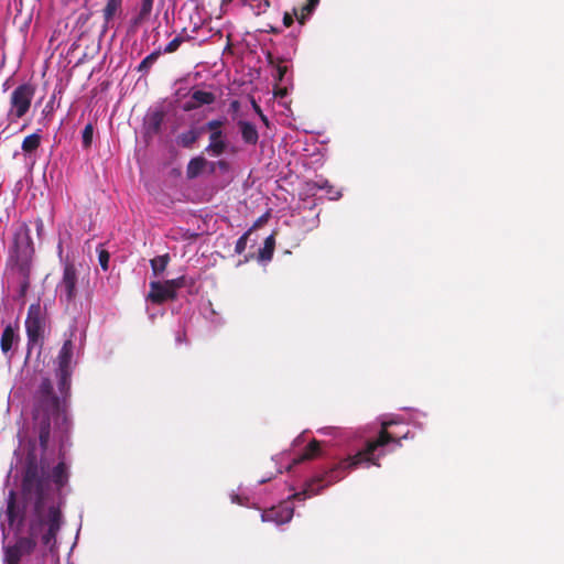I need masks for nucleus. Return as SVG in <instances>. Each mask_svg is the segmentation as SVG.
<instances>
[{
	"mask_svg": "<svg viewBox=\"0 0 564 564\" xmlns=\"http://www.w3.org/2000/svg\"><path fill=\"white\" fill-rule=\"evenodd\" d=\"M7 523L20 534L15 543L4 546V564H19L24 555H30L36 547V538L53 550L57 535L64 523L61 506L51 496L45 466L30 452L21 470V485L18 490H10L4 510Z\"/></svg>",
	"mask_w": 564,
	"mask_h": 564,
	"instance_id": "obj_1",
	"label": "nucleus"
},
{
	"mask_svg": "<svg viewBox=\"0 0 564 564\" xmlns=\"http://www.w3.org/2000/svg\"><path fill=\"white\" fill-rule=\"evenodd\" d=\"M73 336L74 332L65 339L55 359L54 373L57 380V390L50 378L43 377L31 393V431L36 435L43 451L47 448L52 436L58 437L63 442L72 429L68 408L73 375Z\"/></svg>",
	"mask_w": 564,
	"mask_h": 564,
	"instance_id": "obj_2",
	"label": "nucleus"
},
{
	"mask_svg": "<svg viewBox=\"0 0 564 564\" xmlns=\"http://www.w3.org/2000/svg\"><path fill=\"white\" fill-rule=\"evenodd\" d=\"M390 424L391 422H383L381 424V430L378 436L375 440L368 441L364 449L357 452L352 456H348L347 458L341 459L337 465H335L325 474L313 477L305 484V487L302 491L293 495V498L297 500H304L306 498L313 497L319 494L323 488L343 479L347 471L357 468L364 463H371L379 466L377 460L383 454H376L377 451L391 442H395L400 445V440L388 432Z\"/></svg>",
	"mask_w": 564,
	"mask_h": 564,
	"instance_id": "obj_3",
	"label": "nucleus"
},
{
	"mask_svg": "<svg viewBox=\"0 0 564 564\" xmlns=\"http://www.w3.org/2000/svg\"><path fill=\"white\" fill-rule=\"evenodd\" d=\"M34 247L30 228L24 224L14 234L13 246L7 260L9 281L19 288V296L24 297L31 284L32 258Z\"/></svg>",
	"mask_w": 564,
	"mask_h": 564,
	"instance_id": "obj_4",
	"label": "nucleus"
},
{
	"mask_svg": "<svg viewBox=\"0 0 564 564\" xmlns=\"http://www.w3.org/2000/svg\"><path fill=\"white\" fill-rule=\"evenodd\" d=\"M67 434H69V432ZM67 438H68V435H66L64 437V441L62 442L58 437H53L52 436L50 442L58 441L59 444H64L67 441ZM30 444H31V447L28 449L25 457H28L30 452H33L35 457L37 458V460H41L44 464L45 471H46L47 479H48V485H50V488H51V496L62 507V501H61L59 498L55 497L54 491L56 490L57 492H59L68 482L69 473H68V467H67L66 463L64 462V459H61L57 463V465L53 467L52 473L50 474L48 473V465H47V463H46V460L44 458V454L46 453V451L48 448H46L45 451L41 449L42 454L39 457L36 452H35V446H34L35 442L32 441V442H30ZM48 444H51V443H48ZM47 447H50V445H47ZM40 448H42V447L40 446ZM25 460H26V458H24V460H23V463H22V465L20 467V470H19L20 474H21V470H22V467H23Z\"/></svg>",
	"mask_w": 564,
	"mask_h": 564,
	"instance_id": "obj_5",
	"label": "nucleus"
},
{
	"mask_svg": "<svg viewBox=\"0 0 564 564\" xmlns=\"http://www.w3.org/2000/svg\"><path fill=\"white\" fill-rule=\"evenodd\" d=\"M46 326L47 315L45 310L42 308L39 302L31 304L25 318L26 346L29 351L35 346H43Z\"/></svg>",
	"mask_w": 564,
	"mask_h": 564,
	"instance_id": "obj_6",
	"label": "nucleus"
},
{
	"mask_svg": "<svg viewBox=\"0 0 564 564\" xmlns=\"http://www.w3.org/2000/svg\"><path fill=\"white\" fill-rule=\"evenodd\" d=\"M78 271L73 262L66 261L63 268V275L57 284V292L61 302L67 305L75 302L78 295Z\"/></svg>",
	"mask_w": 564,
	"mask_h": 564,
	"instance_id": "obj_7",
	"label": "nucleus"
},
{
	"mask_svg": "<svg viewBox=\"0 0 564 564\" xmlns=\"http://www.w3.org/2000/svg\"><path fill=\"white\" fill-rule=\"evenodd\" d=\"M35 94L34 85L30 83L19 85L11 94L9 116L20 119L30 110Z\"/></svg>",
	"mask_w": 564,
	"mask_h": 564,
	"instance_id": "obj_8",
	"label": "nucleus"
},
{
	"mask_svg": "<svg viewBox=\"0 0 564 564\" xmlns=\"http://www.w3.org/2000/svg\"><path fill=\"white\" fill-rule=\"evenodd\" d=\"M147 299L152 303L162 304L169 300H175L176 293L170 289L166 282L152 281Z\"/></svg>",
	"mask_w": 564,
	"mask_h": 564,
	"instance_id": "obj_9",
	"label": "nucleus"
},
{
	"mask_svg": "<svg viewBox=\"0 0 564 564\" xmlns=\"http://www.w3.org/2000/svg\"><path fill=\"white\" fill-rule=\"evenodd\" d=\"M18 326L13 327L11 324H8L1 335L0 338V348L3 355H6L9 359L12 357V349L18 346L20 341V336L17 333Z\"/></svg>",
	"mask_w": 564,
	"mask_h": 564,
	"instance_id": "obj_10",
	"label": "nucleus"
},
{
	"mask_svg": "<svg viewBox=\"0 0 564 564\" xmlns=\"http://www.w3.org/2000/svg\"><path fill=\"white\" fill-rule=\"evenodd\" d=\"M216 97L210 91L195 90L191 95V101L184 105V110L191 111L204 105H212Z\"/></svg>",
	"mask_w": 564,
	"mask_h": 564,
	"instance_id": "obj_11",
	"label": "nucleus"
},
{
	"mask_svg": "<svg viewBox=\"0 0 564 564\" xmlns=\"http://www.w3.org/2000/svg\"><path fill=\"white\" fill-rule=\"evenodd\" d=\"M242 141L248 145H256L259 140L257 127L249 121L239 120L237 122Z\"/></svg>",
	"mask_w": 564,
	"mask_h": 564,
	"instance_id": "obj_12",
	"label": "nucleus"
},
{
	"mask_svg": "<svg viewBox=\"0 0 564 564\" xmlns=\"http://www.w3.org/2000/svg\"><path fill=\"white\" fill-rule=\"evenodd\" d=\"M293 510L290 508L271 509L261 514L262 521H271L276 524H283L291 521Z\"/></svg>",
	"mask_w": 564,
	"mask_h": 564,
	"instance_id": "obj_13",
	"label": "nucleus"
},
{
	"mask_svg": "<svg viewBox=\"0 0 564 564\" xmlns=\"http://www.w3.org/2000/svg\"><path fill=\"white\" fill-rule=\"evenodd\" d=\"M203 132L204 128L192 127L189 130L177 135L176 143L184 149H192Z\"/></svg>",
	"mask_w": 564,
	"mask_h": 564,
	"instance_id": "obj_14",
	"label": "nucleus"
},
{
	"mask_svg": "<svg viewBox=\"0 0 564 564\" xmlns=\"http://www.w3.org/2000/svg\"><path fill=\"white\" fill-rule=\"evenodd\" d=\"M227 149V143L224 140V132L216 131L209 135V144L205 151L212 153L215 156L221 155Z\"/></svg>",
	"mask_w": 564,
	"mask_h": 564,
	"instance_id": "obj_15",
	"label": "nucleus"
},
{
	"mask_svg": "<svg viewBox=\"0 0 564 564\" xmlns=\"http://www.w3.org/2000/svg\"><path fill=\"white\" fill-rule=\"evenodd\" d=\"M165 113L162 110H155L145 117V129L150 134H159L164 121Z\"/></svg>",
	"mask_w": 564,
	"mask_h": 564,
	"instance_id": "obj_16",
	"label": "nucleus"
},
{
	"mask_svg": "<svg viewBox=\"0 0 564 564\" xmlns=\"http://www.w3.org/2000/svg\"><path fill=\"white\" fill-rule=\"evenodd\" d=\"M321 455V442L312 440L304 451L293 459V464L297 465L306 460H312Z\"/></svg>",
	"mask_w": 564,
	"mask_h": 564,
	"instance_id": "obj_17",
	"label": "nucleus"
},
{
	"mask_svg": "<svg viewBox=\"0 0 564 564\" xmlns=\"http://www.w3.org/2000/svg\"><path fill=\"white\" fill-rule=\"evenodd\" d=\"M208 164V161L204 156H195L193 158L186 167V176L188 180L196 178L200 175L205 166Z\"/></svg>",
	"mask_w": 564,
	"mask_h": 564,
	"instance_id": "obj_18",
	"label": "nucleus"
},
{
	"mask_svg": "<svg viewBox=\"0 0 564 564\" xmlns=\"http://www.w3.org/2000/svg\"><path fill=\"white\" fill-rule=\"evenodd\" d=\"M154 0H140V8L138 14L133 18V24L140 25L141 23L149 20Z\"/></svg>",
	"mask_w": 564,
	"mask_h": 564,
	"instance_id": "obj_19",
	"label": "nucleus"
},
{
	"mask_svg": "<svg viewBox=\"0 0 564 564\" xmlns=\"http://www.w3.org/2000/svg\"><path fill=\"white\" fill-rule=\"evenodd\" d=\"M318 3L319 0H307L306 3L301 7L300 10L294 9L295 18L300 24L303 25L305 23L307 17L313 13Z\"/></svg>",
	"mask_w": 564,
	"mask_h": 564,
	"instance_id": "obj_20",
	"label": "nucleus"
},
{
	"mask_svg": "<svg viewBox=\"0 0 564 564\" xmlns=\"http://www.w3.org/2000/svg\"><path fill=\"white\" fill-rule=\"evenodd\" d=\"M275 248V238L274 235H270L265 238L263 247L259 250V260L260 261H270L273 257Z\"/></svg>",
	"mask_w": 564,
	"mask_h": 564,
	"instance_id": "obj_21",
	"label": "nucleus"
},
{
	"mask_svg": "<svg viewBox=\"0 0 564 564\" xmlns=\"http://www.w3.org/2000/svg\"><path fill=\"white\" fill-rule=\"evenodd\" d=\"M170 262L169 253L158 256L151 259L150 264L154 276H159L167 267Z\"/></svg>",
	"mask_w": 564,
	"mask_h": 564,
	"instance_id": "obj_22",
	"label": "nucleus"
},
{
	"mask_svg": "<svg viewBox=\"0 0 564 564\" xmlns=\"http://www.w3.org/2000/svg\"><path fill=\"white\" fill-rule=\"evenodd\" d=\"M161 50H156L154 52H152L151 54H149L148 56H145L141 63L139 64V66L137 67L138 72L139 73H142V74H148L151 69V67L154 65V63L159 59V57L161 56Z\"/></svg>",
	"mask_w": 564,
	"mask_h": 564,
	"instance_id": "obj_23",
	"label": "nucleus"
},
{
	"mask_svg": "<svg viewBox=\"0 0 564 564\" xmlns=\"http://www.w3.org/2000/svg\"><path fill=\"white\" fill-rule=\"evenodd\" d=\"M41 134L37 133V132H34L28 137L24 138V140L22 141V150L25 152V153H32L34 152L35 150L39 149L40 144H41Z\"/></svg>",
	"mask_w": 564,
	"mask_h": 564,
	"instance_id": "obj_24",
	"label": "nucleus"
},
{
	"mask_svg": "<svg viewBox=\"0 0 564 564\" xmlns=\"http://www.w3.org/2000/svg\"><path fill=\"white\" fill-rule=\"evenodd\" d=\"M122 0H108L104 8L105 22L109 23L115 17L116 12L121 8Z\"/></svg>",
	"mask_w": 564,
	"mask_h": 564,
	"instance_id": "obj_25",
	"label": "nucleus"
},
{
	"mask_svg": "<svg viewBox=\"0 0 564 564\" xmlns=\"http://www.w3.org/2000/svg\"><path fill=\"white\" fill-rule=\"evenodd\" d=\"M249 7L256 15H260L270 8L269 0H249Z\"/></svg>",
	"mask_w": 564,
	"mask_h": 564,
	"instance_id": "obj_26",
	"label": "nucleus"
},
{
	"mask_svg": "<svg viewBox=\"0 0 564 564\" xmlns=\"http://www.w3.org/2000/svg\"><path fill=\"white\" fill-rule=\"evenodd\" d=\"M94 138V126L91 123H87L82 133V144L85 150H88L91 147Z\"/></svg>",
	"mask_w": 564,
	"mask_h": 564,
	"instance_id": "obj_27",
	"label": "nucleus"
},
{
	"mask_svg": "<svg viewBox=\"0 0 564 564\" xmlns=\"http://www.w3.org/2000/svg\"><path fill=\"white\" fill-rule=\"evenodd\" d=\"M251 234V229L247 230L236 242V246H235V252L237 254H241L246 248H247V242H248V238Z\"/></svg>",
	"mask_w": 564,
	"mask_h": 564,
	"instance_id": "obj_28",
	"label": "nucleus"
},
{
	"mask_svg": "<svg viewBox=\"0 0 564 564\" xmlns=\"http://www.w3.org/2000/svg\"><path fill=\"white\" fill-rule=\"evenodd\" d=\"M165 282L167 283V285L170 286V289H171L174 293H176V291H177L178 289H182V288H184V286H185L186 279H185V276H184V275H182V276H178V278H176V279L166 280Z\"/></svg>",
	"mask_w": 564,
	"mask_h": 564,
	"instance_id": "obj_29",
	"label": "nucleus"
},
{
	"mask_svg": "<svg viewBox=\"0 0 564 564\" xmlns=\"http://www.w3.org/2000/svg\"><path fill=\"white\" fill-rule=\"evenodd\" d=\"M224 120L214 119L205 124L204 130L207 129L208 131H210V133H214L216 131H223L221 127L224 126Z\"/></svg>",
	"mask_w": 564,
	"mask_h": 564,
	"instance_id": "obj_30",
	"label": "nucleus"
},
{
	"mask_svg": "<svg viewBox=\"0 0 564 564\" xmlns=\"http://www.w3.org/2000/svg\"><path fill=\"white\" fill-rule=\"evenodd\" d=\"M182 45V40L175 36L171 42L166 44L163 52L166 54L174 53L178 50V47Z\"/></svg>",
	"mask_w": 564,
	"mask_h": 564,
	"instance_id": "obj_31",
	"label": "nucleus"
},
{
	"mask_svg": "<svg viewBox=\"0 0 564 564\" xmlns=\"http://www.w3.org/2000/svg\"><path fill=\"white\" fill-rule=\"evenodd\" d=\"M109 252L105 249H101L98 253V260H99V264L100 267L106 271L108 269V263H109Z\"/></svg>",
	"mask_w": 564,
	"mask_h": 564,
	"instance_id": "obj_32",
	"label": "nucleus"
},
{
	"mask_svg": "<svg viewBox=\"0 0 564 564\" xmlns=\"http://www.w3.org/2000/svg\"><path fill=\"white\" fill-rule=\"evenodd\" d=\"M286 72H288V66L279 64V65L276 66V76H275V79H276V80H279V82H281V80L284 78V76H285Z\"/></svg>",
	"mask_w": 564,
	"mask_h": 564,
	"instance_id": "obj_33",
	"label": "nucleus"
},
{
	"mask_svg": "<svg viewBox=\"0 0 564 564\" xmlns=\"http://www.w3.org/2000/svg\"><path fill=\"white\" fill-rule=\"evenodd\" d=\"M293 15L295 17L294 13L293 14H290L288 12L284 13V15H283V24H284V26L290 28L293 24V21H294L293 20Z\"/></svg>",
	"mask_w": 564,
	"mask_h": 564,
	"instance_id": "obj_34",
	"label": "nucleus"
},
{
	"mask_svg": "<svg viewBox=\"0 0 564 564\" xmlns=\"http://www.w3.org/2000/svg\"><path fill=\"white\" fill-rule=\"evenodd\" d=\"M267 218H268V215H263V216H261L260 218H258V219L254 221V224L252 225V227L250 228V229H251V231H252L253 229L259 228L263 223H265V221H267Z\"/></svg>",
	"mask_w": 564,
	"mask_h": 564,
	"instance_id": "obj_35",
	"label": "nucleus"
},
{
	"mask_svg": "<svg viewBox=\"0 0 564 564\" xmlns=\"http://www.w3.org/2000/svg\"><path fill=\"white\" fill-rule=\"evenodd\" d=\"M178 39L182 40V43L191 41L193 37L186 33V29H183V31L177 35Z\"/></svg>",
	"mask_w": 564,
	"mask_h": 564,
	"instance_id": "obj_36",
	"label": "nucleus"
},
{
	"mask_svg": "<svg viewBox=\"0 0 564 564\" xmlns=\"http://www.w3.org/2000/svg\"><path fill=\"white\" fill-rule=\"evenodd\" d=\"M215 164H217L221 170H226L228 167V163L224 160L218 161L217 163H212V172H214Z\"/></svg>",
	"mask_w": 564,
	"mask_h": 564,
	"instance_id": "obj_37",
	"label": "nucleus"
},
{
	"mask_svg": "<svg viewBox=\"0 0 564 564\" xmlns=\"http://www.w3.org/2000/svg\"><path fill=\"white\" fill-rule=\"evenodd\" d=\"M316 185L318 186V188H326V187H329L332 188V186L328 184V181H322V182H317Z\"/></svg>",
	"mask_w": 564,
	"mask_h": 564,
	"instance_id": "obj_38",
	"label": "nucleus"
},
{
	"mask_svg": "<svg viewBox=\"0 0 564 564\" xmlns=\"http://www.w3.org/2000/svg\"><path fill=\"white\" fill-rule=\"evenodd\" d=\"M43 227H44V225H43L42 219H37L36 220V231H37L39 235L42 232Z\"/></svg>",
	"mask_w": 564,
	"mask_h": 564,
	"instance_id": "obj_39",
	"label": "nucleus"
},
{
	"mask_svg": "<svg viewBox=\"0 0 564 564\" xmlns=\"http://www.w3.org/2000/svg\"><path fill=\"white\" fill-rule=\"evenodd\" d=\"M274 95L278 97H284L286 95V88H280L274 93Z\"/></svg>",
	"mask_w": 564,
	"mask_h": 564,
	"instance_id": "obj_40",
	"label": "nucleus"
},
{
	"mask_svg": "<svg viewBox=\"0 0 564 564\" xmlns=\"http://www.w3.org/2000/svg\"><path fill=\"white\" fill-rule=\"evenodd\" d=\"M252 106H253L254 111H256L258 115H261V113H262V110H261L260 106H259L254 100H252Z\"/></svg>",
	"mask_w": 564,
	"mask_h": 564,
	"instance_id": "obj_41",
	"label": "nucleus"
},
{
	"mask_svg": "<svg viewBox=\"0 0 564 564\" xmlns=\"http://www.w3.org/2000/svg\"><path fill=\"white\" fill-rule=\"evenodd\" d=\"M88 19H89L88 14H80L78 17V22L85 23V22H87Z\"/></svg>",
	"mask_w": 564,
	"mask_h": 564,
	"instance_id": "obj_42",
	"label": "nucleus"
},
{
	"mask_svg": "<svg viewBox=\"0 0 564 564\" xmlns=\"http://www.w3.org/2000/svg\"><path fill=\"white\" fill-rule=\"evenodd\" d=\"M239 106H240V104H239V101H238V100H232V101H231V104H230V107H231V109H234V110H238V109H239Z\"/></svg>",
	"mask_w": 564,
	"mask_h": 564,
	"instance_id": "obj_43",
	"label": "nucleus"
},
{
	"mask_svg": "<svg viewBox=\"0 0 564 564\" xmlns=\"http://www.w3.org/2000/svg\"><path fill=\"white\" fill-rule=\"evenodd\" d=\"M259 116H260L261 120H262L265 124H268V119H267V117L263 115V112H262L261 115H259Z\"/></svg>",
	"mask_w": 564,
	"mask_h": 564,
	"instance_id": "obj_44",
	"label": "nucleus"
},
{
	"mask_svg": "<svg viewBox=\"0 0 564 564\" xmlns=\"http://www.w3.org/2000/svg\"><path fill=\"white\" fill-rule=\"evenodd\" d=\"M174 1L176 2L177 0H174ZM187 1H188V2H192V3H199V2H202L203 0H187Z\"/></svg>",
	"mask_w": 564,
	"mask_h": 564,
	"instance_id": "obj_45",
	"label": "nucleus"
},
{
	"mask_svg": "<svg viewBox=\"0 0 564 564\" xmlns=\"http://www.w3.org/2000/svg\"><path fill=\"white\" fill-rule=\"evenodd\" d=\"M268 58H269L270 64H273V57H272V54H270V53H269V54H268Z\"/></svg>",
	"mask_w": 564,
	"mask_h": 564,
	"instance_id": "obj_46",
	"label": "nucleus"
},
{
	"mask_svg": "<svg viewBox=\"0 0 564 564\" xmlns=\"http://www.w3.org/2000/svg\"><path fill=\"white\" fill-rule=\"evenodd\" d=\"M269 32H271V33H278V30L271 26V29H270V31H269Z\"/></svg>",
	"mask_w": 564,
	"mask_h": 564,
	"instance_id": "obj_47",
	"label": "nucleus"
},
{
	"mask_svg": "<svg viewBox=\"0 0 564 564\" xmlns=\"http://www.w3.org/2000/svg\"><path fill=\"white\" fill-rule=\"evenodd\" d=\"M177 340L182 341V336L181 335L177 336Z\"/></svg>",
	"mask_w": 564,
	"mask_h": 564,
	"instance_id": "obj_48",
	"label": "nucleus"
}]
</instances>
